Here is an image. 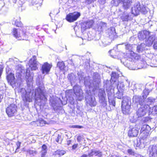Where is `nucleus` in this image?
Listing matches in <instances>:
<instances>
[{
  "label": "nucleus",
  "mask_w": 157,
  "mask_h": 157,
  "mask_svg": "<svg viewBox=\"0 0 157 157\" xmlns=\"http://www.w3.org/2000/svg\"><path fill=\"white\" fill-rule=\"evenodd\" d=\"M132 0H119V3L122 4V6L124 9H128L132 2Z\"/></svg>",
  "instance_id": "4468645a"
},
{
  "label": "nucleus",
  "mask_w": 157,
  "mask_h": 157,
  "mask_svg": "<svg viewBox=\"0 0 157 157\" xmlns=\"http://www.w3.org/2000/svg\"><path fill=\"white\" fill-rule=\"evenodd\" d=\"M111 104L113 106H115V102L113 100L111 102Z\"/></svg>",
  "instance_id": "ea45409f"
},
{
  "label": "nucleus",
  "mask_w": 157,
  "mask_h": 157,
  "mask_svg": "<svg viewBox=\"0 0 157 157\" xmlns=\"http://www.w3.org/2000/svg\"><path fill=\"white\" fill-rule=\"evenodd\" d=\"M80 157H87V155L86 154H83Z\"/></svg>",
  "instance_id": "79ce46f5"
},
{
  "label": "nucleus",
  "mask_w": 157,
  "mask_h": 157,
  "mask_svg": "<svg viewBox=\"0 0 157 157\" xmlns=\"http://www.w3.org/2000/svg\"><path fill=\"white\" fill-rule=\"evenodd\" d=\"M66 153V151L60 149H58L55 151L53 155L55 157H60Z\"/></svg>",
  "instance_id": "f3484780"
},
{
  "label": "nucleus",
  "mask_w": 157,
  "mask_h": 157,
  "mask_svg": "<svg viewBox=\"0 0 157 157\" xmlns=\"http://www.w3.org/2000/svg\"><path fill=\"white\" fill-rule=\"evenodd\" d=\"M97 105V102L96 101L95 98L93 99L92 98H91L90 100V101L89 105L91 107H94L96 106Z\"/></svg>",
  "instance_id": "a878e982"
},
{
  "label": "nucleus",
  "mask_w": 157,
  "mask_h": 157,
  "mask_svg": "<svg viewBox=\"0 0 157 157\" xmlns=\"http://www.w3.org/2000/svg\"><path fill=\"white\" fill-rule=\"evenodd\" d=\"M130 16L128 14H124L121 17V19L123 21H128L130 20Z\"/></svg>",
  "instance_id": "412c9836"
},
{
  "label": "nucleus",
  "mask_w": 157,
  "mask_h": 157,
  "mask_svg": "<svg viewBox=\"0 0 157 157\" xmlns=\"http://www.w3.org/2000/svg\"><path fill=\"white\" fill-rule=\"evenodd\" d=\"M140 4H137L134 6L132 10V14L135 16L138 15L140 13Z\"/></svg>",
  "instance_id": "2eb2a0df"
},
{
  "label": "nucleus",
  "mask_w": 157,
  "mask_h": 157,
  "mask_svg": "<svg viewBox=\"0 0 157 157\" xmlns=\"http://www.w3.org/2000/svg\"><path fill=\"white\" fill-rule=\"evenodd\" d=\"M106 94L104 90L100 89L98 92V96L99 101L101 103H105L106 101Z\"/></svg>",
  "instance_id": "9d476101"
},
{
  "label": "nucleus",
  "mask_w": 157,
  "mask_h": 157,
  "mask_svg": "<svg viewBox=\"0 0 157 157\" xmlns=\"http://www.w3.org/2000/svg\"><path fill=\"white\" fill-rule=\"evenodd\" d=\"M14 25L16 27L22 28L23 27V25L20 20V19L19 20H16L14 22Z\"/></svg>",
  "instance_id": "5701e85b"
},
{
  "label": "nucleus",
  "mask_w": 157,
  "mask_h": 157,
  "mask_svg": "<svg viewBox=\"0 0 157 157\" xmlns=\"http://www.w3.org/2000/svg\"><path fill=\"white\" fill-rule=\"evenodd\" d=\"M82 140V137L80 135L78 136L77 137V141L78 142H80Z\"/></svg>",
  "instance_id": "c9c22d12"
},
{
  "label": "nucleus",
  "mask_w": 157,
  "mask_h": 157,
  "mask_svg": "<svg viewBox=\"0 0 157 157\" xmlns=\"http://www.w3.org/2000/svg\"><path fill=\"white\" fill-rule=\"evenodd\" d=\"M127 152L129 154H132L134 153V152L132 151V149H128L127 150Z\"/></svg>",
  "instance_id": "e433bc0d"
},
{
  "label": "nucleus",
  "mask_w": 157,
  "mask_h": 157,
  "mask_svg": "<svg viewBox=\"0 0 157 157\" xmlns=\"http://www.w3.org/2000/svg\"><path fill=\"white\" fill-rule=\"evenodd\" d=\"M32 122L34 124L36 125L37 126H42L45 124V121L43 119H38Z\"/></svg>",
  "instance_id": "6ab92c4d"
},
{
  "label": "nucleus",
  "mask_w": 157,
  "mask_h": 157,
  "mask_svg": "<svg viewBox=\"0 0 157 157\" xmlns=\"http://www.w3.org/2000/svg\"><path fill=\"white\" fill-rule=\"evenodd\" d=\"M130 101L126 98H124L121 103L122 111L123 113L126 114L129 112L131 105L128 103Z\"/></svg>",
  "instance_id": "423d86ee"
},
{
  "label": "nucleus",
  "mask_w": 157,
  "mask_h": 157,
  "mask_svg": "<svg viewBox=\"0 0 157 157\" xmlns=\"http://www.w3.org/2000/svg\"><path fill=\"white\" fill-rule=\"evenodd\" d=\"M140 12L143 14H146L148 12L147 9L143 5H140Z\"/></svg>",
  "instance_id": "393cba45"
},
{
  "label": "nucleus",
  "mask_w": 157,
  "mask_h": 157,
  "mask_svg": "<svg viewBox=\"0 0 157 157\" xmlns=\"http://www.w3.org/2000/svg\"><path fill=\"white\" fill-rule=\"evenodd\" d=\"M30 92H26L22 97L23 100L25 102H31L32 101V94L30 95Z\"/></svg>",
  "instance_id": "dca6fc26"
},
{
  "label": "nucleus",
  "mask_w": 157,
  "mask_h": 157,
  "mask_svg": "<svg viewBox=\"0 0 157 157\" xmlns=\"http://www.w3.org/2000/svg\"><path fill=\"white\" fill-rule=\"evenodd\" d=\"M29 67L32 71H35L38 69L36 62V57L33 56L29 61Z\"/></svg>",
  "instance_id": "1a4fd4ad"
},
{
  "label": "nucleus",
  "mask_w": 157,
  "mask_h": 157,
  "mask_svg": "<svg viewBox=\"0 0 157 157\" xmlns=\"http://www.w3.org/2000/svg\"><path fill=\"white\" fill-rule=\"evenodd\" d=\"M17 107L16 104L12 103L6 108V112L8 117H11L15 116L17 113Z\"/></svg>",
  "instance_id": "20e7f679"
},
{
  "label": "nucleus",
  "mask_w": 157,
  "mask_h": 157,
  "mask_svg": "<svg viewBox=\"0 0 157 157\" xmlns=\"http://www.w3.org/2000/svg\"><path fill=\"white\" fill-rule=\"evenodd\" d=\"M80 15V13L77 11L70 13L66 15L65 19L69 22H72L77 20Z\"/></svg>",
  "instance_id": "39448f33"
},
{
  "label": "nucleus",
  "mask_w": 157,
  "mask_h": 157,
  "mask_svg": "<svg viewBox=\"0 0 157 157\" xmlns=\"http://www.w3.org/2000/svg\"><path fill=\"white\" fill-rule=\"evenodd\" d=\"M138 130L136 128H133L129 130L128 132V136L129 137L137 136L138 135Z\"/></svg>",
  "instance_id": "ddd939ff"
},
{
  "label": "nucleus",
  "mask_w": 157,
  "mask_h": 157,
  "mask_svg": "<svg viewBox=\"0 0 157 157\" xmlns=\"http://www.w3.org/2000/svg\"><path fill=\"white\" fill-rule=\"evenodd\" d=\"M150 108L148 111L150 114H157V106H154L152 108L150 107Z\"/></svg>",
  "instance_id": "4be33fe9"
},
{
  "label": "nucleus",
  "mask_w": 157,
  "mask_h": 157,
  "mask_svg": "<svg viewBox=\"0 0 157 157\" xmlns=\"http://www.w3.org/2000/svg\"><path fill=\"white\" fill-rule=\"evenodd\" d=\"M47 147L45 144H43L41 146V156L43 157L45 156L47 153Z\"/></svg>",
  "instance_id": "aec40b11"
},
{
  "label": "nucleus",
  "mask_w": 157,
  "mask_h": 157,
  "mask_svg": "<svg viewBox=\"0 0 157 157\" xmlns=\"http://www.w3.org/2000/svg\"><path fill=\"white\" fill-rule=\"evenodd\" d=\"M139 103L141 106L137 110L136 113L138 118L143 117L150 109V105L145 103V101L141 99L139 101Z\"/></svg>",
  "instance_id": "f03ea898"
},
{
  "label": "nucleus",
  "mask_w": 157,
  "mask_h": 157,
  "mask_svg": "<svg viewBox=\"0 0 157 157\" xmlns=\"http://www.w3.org/2000/svg\"><path fill=\"white\" fill-rule=\"evenodd\" d=\"M153 46L155 49H157V40L155 41Z\"/></svg>",
  "instance_id": "72a5a7b5"
},
{
  "label": "nucleus",
  "mask_w": 157,
  "mask_h": 157,
  "mask_svg": "<svg viewBox=\"0 0 157 157\" xmlns=\"http://www.w3.org/2000/svg\"><path fill=\"white\" fill-rule=\"evenodd\" d=\"M6 79L10 85L13 86L15 85L16 81L14 74L12 73H10L6 76Z\"/></svg>",
  "instance_id": "9b49d317"
},
{
  "label": "nucleus",
  "mask_w": 157,
  "mask_h": 157,
  "mask_svg": "<svg viewBox=\"0 0 157 157\" xmlns=\"http://www.w3.org/2000/svg\"><path fill=\"white\" fill-rule=\"evenodd\" d=\"M61 137L60 136L58 135L56 139V141L57 142H59V139H61Z\"/></svg>",
  "instance_id": "58836bf2"
},
{
  "label": "nucleus",
  "mask_w": 157,
  "mask_h": 157,
  "mask_svg": "<svg viewBox=\"0 0 157 157\" xmlns=\"http://www.w3.org/2000/svg\"><path fill=\"white\" fill-rule=\"evenodd\" d=\"M151 128L147 124L143 125L140 130L141 137L140 138V141L144 143L149 136Z\"/></svg>",
  "instance_id": "7ed1b4c3"
},
{
  "label": "nucleus",
  "mask_w": 157,
  "mask_h": 157,
  "mask_svg": "<svg viewBox=\"0 0 157 157\" xmlns=\"http://www.w3.org/2000/svg\"><path fill=\"white\" fill-rule=\"evenodd\" d=\"M81 29L82 32H84L86 30L90 28L92 25L90 21H86L82 22L80 24Z\"/></svg>",
  "instance_id": "f8f14e48"
},
{
  "label": "nucleus",
  "mask_w": 157,
  "mask_h": 157,
  "mask_svg": "<svg viewBox=\"0 0 157 157\" xmlns=\"http://www.w3.org/2000/svg\"><path fill=\"white\" fill-rule=\"evenodd\" d=\"M71 140H69L67 141V144L68 145H69L71 143Z\"/></svg>",
  "instance_id": "37998d69"
},
{
  "label": "nucleus",
  "mask_w": 157,
  "mask_h": 157,
  "mask_svg": "<svg viewBox=\"0 0 157 157\" xmlns=\"http://www.w3.org/2000/svg\"><path fill=\"white\" fill-rule=\"evenodd\" d=\"M21 142H19V141L17 142L16 143V145L17 146V147L15 150V152H17L18 151L17 150L18 149L20 148V147H21Z\"/></svg>",
  "instance_id": "c85d7f7f"
},
{
  "label": "nucleus",
  "mask_w": 157,
  "mask_h": 157,
  "mask_svg": "<svg viewBox=\"0 0 157 157\" xmlns=\"http://www.w3.org/2000/svg\"><path fill=\"white\" fill-rule=\"evenodd\" d=\"M6 157H9L8 156H6Z\"/></svg>",
  "instance_id": "49530a36"
},
{
  "label": "nucleus",
  "mask_w": 157,
  "mask_h": 157,
  "mask_svg": "<svg viewBox=\"0 0 157 157\" xmlns=\"http://www.w3.org/2000/svg\"><path fill=\"white\" fill-rule=\"evenodd\" d=\"M125 49L127 50H130L131 48V45L129 44H126L125 45Z\"/></svg>",
  "instance_id": "7c9ffc66"
},
{
  "label": "nucleus",
  "mask_w": 157,
  "mask_h": 157,
  "mask_svg": "<svg viewBox=\"0 0 157 157\" xmlns=\"http://www.w3.org/2000/svg\"><path fill=\"white\" fill-rule=\"evenodd\" d=\"M52 65L47 62L44 63L42 65L41 71L42 74H48L50 71Z\"/></svg>",
  "instance_id": "0eeeda50"
},
{
  "label": "nucleus",
  "mask_w": 157,
  "mask_h": 157,
  "mask_svg": "<svg viewBox=\"0 0 157 157\" xmlns=\"http://www.w3.org/2000/svg\"><path fill=\"white\" fill-rule=\"evenodd\" d=\"M118 76L116 73L112 72L111 75V81L112 82H115L117 79Z\"/></svg>",
  "instance_id": "b1692460"
},
{
  "label": "nucleus",
  "mask_w": 157,
  "mask_h": 157,
  "mask_svg": "<svg viewBox=\"0 0 157 157\" xmlns=\"http://www.w3.org/2000/svg\"><path fill=\"white\" fill-rule=\"evenodd\" d=\"M25 28L26 29L24 28V29H22L21 34L18 31L17 29L15 28H13L12 32V35L18 40H28V36L26 34V30L27 29L32 30V29L31 27L28 26L26 27Z\"/></svg>",
  "instance_id": "f257e3e1"
},
{
  "label": "nucleus",
  "mask_w": 157,
  "mask_h": 157,
  "mask_svg": "<svg viewBox=\"0 0 157 157\" xmlns=\"http://www.w3.org/2000/svg\"><path fill=\"white\" fill-rule=\"evenodd\" d=\"M111 157H114V156L113 155H111Z\"/></svg>",
  "instance_id": "a18cd8bd"
},
{
  "label": "nucleus",
  "mask_w": 157,
  "mask_h": 157,
  "mask_svg": "<svg viewBox=\"0 0 157 157\" xmlns=\"http://www.w3.org/2000/svg\"><path fill=\"white\" fill-rule=\"evenodd\" d=\"M93 153H94V151L92 150L91 151V152L90 153H89L88 155L89 157L93 156L94 155Z\"/></svg>",
  "instance_id": "f704fd0d"
},
{
  "label": "nucleus",
  "mask_w": 157,
  "mask_h": 157,
  "mask_svg": "<svg viewBox=\"0 0 157 157\" xmlns=\"http://www.w3.org/2000/svg\"><path fill=\"white\" fill-rule=\"evenodd\" d=\"M149 92L147 90H144L143 92L142 97L144 99H146L147 96L149 95Z\"/></svg>",
  "instance_id": "cd10ccee"
},
{
  "label": "nucleus",
  "mask_w": 157,
  "mask_h": 157,
  "mask_svg": "<svg viewBox=\"0 0 157 157\" xmlns=\"http://www.w3.org/2000/svg\"><path fill=\"white\" fill-rule=\"evenodd\" d=\"M123 95V94L122 93H119L118 94L117 96V98L118 99H121Z\"/></svg>",
  "instance_id": "2f4dec72"
},
{
  "label": "nucleus",
  "mask_w": 157,
  "mask_h": 157,
  "mask_svg": "<svg viewBox=\"0 0 157 157\" xmlns=\"http://www.w3.org/2000/svg\"><path fill=\"white\" fill-rule=\"evenodd\" d=\"M57 66L60 71H63L65 70L66 67L64 62L63 61H58L57 63Z\"/></svg>",
  "instance_id": "a211bd4d"
},
{
  "label": "nucleus",
  "mask_w": 157,
  "mask_h": 157,
  "mask_svg": "<svg viewBox=\"0 0 157 157\" xmlns=\"http://www.w3.org/2000/svg\"><path fill=\"white\" fill-rule=\"evenodd\" d=\"M146 37H147V36H145V37H143V39H144V38L145 39V38H146Z\"/></svg>",
  "instance_id": "c03bdc74"
},
{
  "label": "nucleus",
  "mask_w": 157,
  "mask_h": 157,
  "mask_svg": "<svg viewBox=\"0 0 157 157\" xmlns=\"http://www.w3.org/2000/svg\"><path fill=\"white\" fill-rule=\"evenodd\" d=\"M147 152L150 157H156L157 156V146L155 145H150L148 148Z\"/></svg>",
  "instance_id": "6e6552de"
},
{
  "label": "nucleus",
  "mask_w": 157,
  "mask_h": 157,
  "mask_svg": "<svg viewBox=\"0 0 157 157\" xmlns=\"http://www.w3.org/2000/svg\"><path fill=\"white\" fill-rule=\"evenodd\" d=\"M147 102H149L151 103L153 102V99H152L150 97H148L147 98Z\"/></svg>",
  "instance_id": "4c0bfd02"
},
{
  "label": "nucleus",
  "mask_w": 157,
  "mask_h": 157,
  "mask_svg": "<svg viewBox=\"0 0 157 157\" xmlns=\"http://www.w3.org/2000/svg\"><path fill=\"white\" fill-rule=\"evenodd\" d=\"M71 128H83V127L82 126L79 125H72L71 126Z\"/></svg>",
  "instance_id": "c756f323"
},
{
  "label": "nucleus",
  "mask_w": 157,
  "mask_h": 157,
  "mask_svg": "<svg viewBox=\"0 0 157 157\" xmlns=\"http://www.w3.org/2000/svg\"><path fill=\"white\" fill-rule=\"evenodd\" d=\"M94 154L95 156L98 157H101L103 155L102 152L99 150L94 151Z\"/></svg>",
  "instance_id": "bb28decb"
},
{
  "label": "nucleus",
  "mask_w": 157,
  "mask_h": 157,
  "mask_svg": "<svg viewBox=\"0 0 157 157\" xmlns=\"http://www.w3.org/2000/svg\"><path fill=\"white\" fill-rule=\"evenodd\" d=\"M78 146V144H73L72 146V150H75L76 149Z\"/></svg>",
  "instance_id": "473e14b6"
},
{
  "label": "nucleus",
  "mask_w": 157,
  "mask_h": 157,
  "mask_svg": "<svg viewBox=\"0 0 157 157\" xmlns=\"http://www.w3.org/2000/svg\"><path fill=\"white\" fill-rule=\"evenodd\" d=\"M3 96L2 95H0V102H1L2 101V100L3 98Z\"/></svg>",
  "instance_id": "a19ab883"
}]
</instances>
